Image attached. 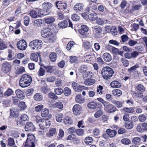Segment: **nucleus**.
Here are the masks:
<instances>
[{"label": "nucleus", "instance_id": "1", "mask_svg": "<svg viewBox=\"0 0 147 147\" xmlns=\"http://www.w3.org/2000/svg\"><path fill=\"white\" fill-rule=\"evenodd\" d=\"M32 81V78L29 75L23 74L20 78L19 81L20 86L22 88L29 86Z\"/></svg>", "mask_w": 147, "mask_h": 147}, {"label": "nucleus", "instance_id": "2", "mask_svg": "<svg viewBox=\"0 0 147 147\" xmlns=\"http://www.w3.org/2000/svg\"><path fill=\"white\" fill-rule=\"evenodd\" d=\"M114 71L113 69L108 66L103 67L101 71V74L105 80L109 79L113 75Z\"/></svg>", "mask_w": 147, "mask_h": 147}, {"label": "nucleus", "instance_id": "3", "mask_svg": "<svg viewBox=\"0 0 147 147\" xmlns=\"http://www.w3.org/2000/svg\"><path fill=\"white\" fill-rule=\"evenodd\" d=\"M29 14L33 18H36L38 17H42L44 16L47 14V12L41 9H38L36 11L31 10L30 11Z\"/></svg>", "mask_w": 147, "mask_h": 147}, {"label": "nucleus", "instance_id": "4", "mask_svg": "<svg viewBox=\"0 0 147 147\" xmlns=\"http://www.w3.org/2000/svg\"><path fill=\"white\" fill-rule=\"evenodd\" d=\"M42 44V41L40 40H35L30 42L29 44L30 48L33 50L40 49Z\"/></svg>", "mask_w": 147, "mask_h": 147}, {"label": "nucleus", "instance_id": "5", "mask_svg": "<svg viewBox=\"0 0 147 147\" xmlns=\"http://www.w3.org/2000/svg\"><path fill=\"white\" fill-rule=\"evenodd\" d=\"M28 120V116L26 114H22L17 121V125L19 126H23L25 123V121Z\"/></svg>", "mask_w": 147, "mask_h": 147}, {"label": "nucleus", "instance_id": "6", "mask_svg": "<svg viewBox=\"0 0 147 147\" xmlns=\"http://www.w3.org/2000/svg\"><path fill=\"white\" fill-rule=\"evenodd\" d=\"M51 124V121L48 119H42L38 125L41 129H44L48 127Z\"/></svg>", "mask_w": 147, "mask_h": 147}, {"label": "nucleus", "instance_id": "7", "mask_svg": "<svg viewBox=\"0 0 147 147\" xmlns=\"http://www.w3.org/2000/svg\"><path fill=\"white\" fill-rule=\"evenodd\" d=\"M137 131L140 133L147 131V123L144 122L138 125L136 127Z\"/></svg>", "mask_w": 147, "mask_h": 147}, {"label": "nucleus", "instance_id": "8", "mask_svg": "<svg viewBox=\"0 0 147 147\" xmlns=\"http://www.w3.org/2000/svg\"><path fill=\"white\" fill-rule=\"evenodd\" d=\"M18 48L20 50H25L26 48L27 44L26 41L24 40H20L17 44Z\"/></svg>", "mask_w": 147, "mask_h": 147}, {"label": "nucleus", "instance_id": "9", "mask_svg": "<svg viewBox=\"0 0 147 147\" xmlns=\"http://www.w3.org/2000/svg\"><path fill=\"white\" fill-rule=\"evenodd\" d=\"M41 34L42 36L45 38L52 36L53 35L51 30L48 28L42 30L41 31Z\"/></svg>", "mask_w": 147, "mask_h": 147}, {"label": "nucleus", "instance_id": "10", "mask_svg": "<svg viewBox=\"0 0 147 147\" xmlns=\"http://www.w3.org/2000/svg\"><path fill=\"white\" fill-rule=\"evenodd\" d=\"M105 107L109 113H112L115 112L117 109L116 107L112 104L108 102L107 103L105 106Z\"/></svg>", "mask_w": 147, "mask_h": 147}, {"label": "nucleus", "instance_id": "11", "mask_svg": "<svg viewBox=\"0 0 147 147\" xmlns=\"http://www.w3.org/2000/svg\"><path fill=\"white\" fill-rule=\"evenodd\" d=\"M35 127L33 123L31 122L27 123L25 126V129L26 131H33L35 129Z\"/></svg>", "mask_w": 147, "mask_h": 147}, {"label": "nucleus", "instance_id": "12", "mask_svg": "<svg viewBox=\"0 0 147 147\" xmlns=\"http://www.w3.org/2000/svg\"><path fill=\"white\" fill-rule=\"evenodd\" d=\"M2 71L5 73L9 72L11 69V65L7 62L3 63L2 67Z\"/></svg>", "mask_w": 147, "mask_h": 147}, {"label": "nucleus", "instance_id": "13", "mask_svg": "<svg viewBox=\"0 0 147 147\" xmlns=\"http://www.w3.org/2000/svg\"><path fill=\"white\" fill-rule=\"evenodd\" d=\"M56 6L58 9L63 11L67 7L66 4L64 3H61L60 1H57L56 3Z\"/></svg>", "mask_w": 147, "mask_h": 147}, {"label": "nucleus", "instance_id": "14", "mask_svg": "<svg viewBox=\"0 0 147 147\" xmlns=\"http://www.w3.org/2000/svg\"><path fill=\"white\" fill-rule=\"evenodd\" d=\"M67 140H73L75 144H78L80 143V140L74 134H71L68 136Z\"/></svg>", "mask_w": 147, "mask_h": 147}, {"label": "nucleus", "instance_id": "15", "mask_svg": "<svg viewBox=\"0 0 147 147\" xmlns=\"http://www.w3.org/2000/svg\"><path fill=\"white\" fill-rule=\"evenodd\" d=\"M82 110L81 106L78 105L76 104L74 105L73 108V111L74 113L76 115L80 114Z\"/></svg>", "mask_w": 147, "mask_h": 147}, {"label": "nucleus", "instance_id": "16", "mask_svg": "<svg viewBox=\"0 0 147 147\" xmlns=\"http://www.w3.org/2000/svg\"><path fill=\"white\" fill-rule=\"evenodd\" d=\"M88 30L89 28L88 26L86 25H83L81 26V28L78 30V32L81 35H86Z\"/></svg>", "mask_w": 147, "mask_h": 147}, {"label": "nucleus", "instance_id": "17", "mask_svg": "<svg viewBox=\"0 0 147 147\" xmlns=\"http://www.w3.org/2000/svg\"><path fill=\"white\" fill-rule=\"evenodd\" d=\"M15 93L16 96L19 98L20 100H23L25 98L24 92L20 89H17L15 91Z\"/></svg>", "mask_w": 147, "mask_h": 147}, {"label": "nucleus", "instance_id": "18", "mask_svg": "<svg viewBox=\"0 0 147 147\" xmlns=\"http://www.w3.org/2000/svg\"><path fill=\"white\" fill-rule=\"evenodd\" d=\"M97 23L99 25H102L104 24H108V26H110V22L107 20H102L101 18H98L96 21Z\"/></svg>", "mask_w": 147, "mask_h": 147}, {"label": "nucleus", "instance_id": "19", "mask_svg": "<svg viewBox=\"0 0 147 147\" xmlns=\"http://www.w3.org/2000/svg\"><path fill=\"white\" fill-rule=\"evenodd\" d=\"M84 6V5L82 3H77L74 5V9L76 12H78L82 10Z\"/></svg>", "mask_w": 147, "mask_h": 147}, {"label": "nucleus", "instance_id": "20", "mask_svg": "<svg viewBox=\"0 0 147 147\" xmlns=\"http://www.w3.org/2000/svg\"><path fill=\"white\" fill-rule=\"evenodd\" d=\"M98 105H100L101 106H102L99 103H98L95 101H93L89 102L87 106L89 108L94 109L97 107Z\"/></svg>", "mask_w": 147, "mask_h": 147}, {"label": "nucleus", "instance_id": "21", "mask_svg": "<svg viewBox=\"0 0 147 147\" xmlns=\"http://www.w3.org/2000/svg\"><path fill=\"white\" fill-rule=\"evenodd\" d=\"M72 86L73 88L76 91L79 92L82 90V87L79 85L77 83L74 82L72 84Z\"/></svg>", "mask_w": 147, "mask_h": 147}, {"label": "nucleus", "instance_id": "22", "mask_svg": "<svg viewBox=\"0 0 147 147\" xmlns=\"http://www.w3.org/2000/svg\"><path fill=\"white\" fill-rule=\"evenodd\" d=\"M102 58L104 61L106 62H109L112 60L111 55L109 53H105L103 54Z\"/></svg>", "mask_w": 147, "mask_h": 147}, {"label": "nucleus", "instance_id": "23", "mask_svg": "<svg viewBox=\"0 0 147 147\" xmlns=\"http://www.w3.org/2000/svg\"><path fill=\"white\" fill-rule=\"evenodd\" d=\"M133 96L136 98H141L143 96V94L142 92L137 90L131 91Z\"/></svg>", "mask_w": 147, "mask_h": 147}, {"label": "nucleus", "instance_id": "24", "mask_svg": "<svg viewBox=\"0 0 147 147\" xmlns=\"http://www.w3.org/2000/svg\"><path fill=\"white\" fill-rule=\"evenodd\" d=\"M106 132L111 138L114 137L117 134V131H116L114 130H111L110 129H107Z\"/></svg>", "mask_w": 147, "mask_h": 147}, {"label": "nucleus", "instance_id": "25", "mask_svg": "<svg viewBox=\"0 0 147 147\" xmlns=\"http://www.w3.org/2000/svg\"><path fill=\"white\" fill-rule=\"evenodd\" d=\"M10 115L9 117L11 118L14 117L18 115V112L16 108H11L10 109Z\"/></svg>", "mask_w": 147, "mask_h": 147}, {"label": "nucleus", "instance_id": "26", "mask_svg": "<svg viewBox=\"0 0 147 147\" xmlns=\"http://www.w3.org/2000/svg\"><path fill=\"white\" fill-rule=\"evenodd\" d=\"M75 100L77 102L80 104L83 103L85 101L84 97L80 95H78L76 96Z\"/></svg>", "mask_w": 147, "mask_h": 147}, {"label": "nucleus", "instance_id": "27", "mask_svg": "<svg viewBox=\"0 0 147 147\" xmlns=\"http://www.w3.org/2000/svg\"><path fill=\"white\" fill-rule=\"evenodd\" d=\"M42 6L43 9L47 10L51 8L53 5L50 3L45 2L42 4Z\"/></svg>", "mask_w": 147, "mask_h": 147}, {"label": "nucleus", "instance_id": "28", "mask_svg": "<svg viewBox=\"0 0 147 147\" xmlns=\"http://www.w3.org/2000/svg\"><path fill=\"white\" fill-rule=\"evenodd\" d=\"M68 24V22L66 20H63L59 22L58 24V26L61 28H65L67 27Z\"/></svg>", "mask_w": 147, "mask_h": 147}, {"label": "nucleus", "instance_id": "29", "mask_svg": "<svg viewBox=\"0 0 147 147\" xmlns=\"http://www.w3.org/2000/svg\"><path fill=\"white\" fill-rule=\"evenodd\" d=\"M111 86L113 88H119L121 87V84L118 81L114 80L111 83Z\"/></svg>", "mask_w": 147, "mask_h": 147}, {"label": "nucleus", "instance_id": "30", "mask_svg": "<svg viewBox=\"0 0 147 147\" xmlns=\"http://www.w3.org/2000/svg\"><path fill=\"white\" fill-rule=\"evenodd\" d=\"M64 122L66 125H69L72 123L73 121L72 119L70 117L67 116L64 118Z\"/></svg>", "mask_w": 147, "mask_h": 147}, {"label": "nucleus", "instance_id": "31", "mask_svg": "<svg viewBox=\"0 0 147 147\" xmlns=\"http://www.w3.org/2000/svg\"><path fill=\"white\" fill-rule=\"evenodd\" d=\"M88 17L90 20L94 21L97 18L98 16L96 13L93 12L88 15Z\"/></svg>", "mask_w": 147, "mask_h": 147}, {"label": "nucleus", "instance_id": "32", "mask_svg": "<svg viewBox=\"0 0 147 147\" xmlns=\"http://www.w3.org/2000/svg\"><path fill=\"white\" fill-rule=\"evenodd\" d=\"M34 98L36 101H40L42 99V95L40 93H36L34 96Z\"/></svg>", "mask_w": 147, "mask_h": 147}, {"label": "nucleus", "instance_id": "33", "mask_svg": "<svg viewBox=\"0 0 147 147\" xmlns=\"http://www.w3.org/2000/svg\"><path fill=\"white\" fill-rule=\"evenodd\" d=\"M123 110L125 112L129 113H133L135 111L134 109L132 107H124Z\"/></svg>", "mask_w": 147, "mask_h": 147}, {"label": "nucleus", "instance_id": "34", "mask_svg": "<svg viewBox=\"0 0 147 147\" xmlns=\"http://www.w3.org/2000/svg\"><path fill=\"white\" fill-rule=\"evenodd\" d=\"M95 80L93 79H88L84 81V84L86 85L90 86L95 82Z\"/></svg>", "mask_w": 147, "mask_h": 147}, {"label": "nucleus", "instance_id": "35", "mask_svg": "<svg viewBox=\"0 0 147 147\" xmlns=\"http://www.w3.org/2000/svg\"><path fill=\"white\" fill-rule=\"evenodd\" d=\"M18 106L21 110H24L26 109L27 107L25 102L23 101L20 102Z\"/></svg>", "mask_w": 147, "mask_h": 147}, {"label": "nucleus", "instance_id": "36", "mask_svg": "<svg viewBox=\"0 0 147 147\" xmlns=\"http://www.w3.org/2000/svg\"><path fill=\"white\" fill-rule=\"evenodd\" d=\"M112 93L114 96H119L122 94V92L120 90L116 89L112 90Z\"/></svg>", "mask_w": 147, "mask_h": 147}, {"label": "nucleus", "instance_id": "37", "mask_svg": "<svg viewBox=\"0 0 147 147\" xmlns=\"http://www.w3.org/2000/svg\"><path fill=\"white\" fill-rule=\"evenodd\" d=\"M56 120L59 122H61L62 121L63 118V115L61 113H59L56 115Z\"/></svg>", "mask_w": 147, "mask_h": 147}, {"label": "nucleus", "instance_id": "38", "mask_svg": "<svg viewBox=\"0 0 147 147\" xmlns=\"http://www.w3.org/2000/svg\"><path fill=\"white\" fill-rule=\"evenodd\" d=\"M45 21L47 24H51L53 23L55 21V18L53 17H50L44 18Z\"/></svg>", "mask_w": 147, "mask_h": 147}, {"label": "nucleus", "instance_id": "39", "mask_svg": "<svg viewBox=\"0 0 147 147\" xmlns=\"http://www.w3.org/2000/svg\"><path fill=\"white\" fill-rule=\"evenodd\" d=\"M56 132V129L54 128H51L50 129L49 131L47 134V135L49 137H50L55 134Z\"/></svg>", "mask_w": 147, "mask_h": 147}, {"label": "nucleus", "instance_id": "40", "mask_svg": "<svg viewBox=\"0 0 147 147\" xmlns=\"http://www.w3.org/2000/svg\"><path fill=\"white\" fill-rule=\"evenodd\" d=\"M38 56L39 55L37 54L34 53H32L31 54L30 56L31 59L37 62L38 61Z\"/></svg>", "mask_w": 147, "mask_h": 147}, {"label": "nucleus", "instance_id": "41", "mask_svg": "<svg viewBox=\"0 0 147 147\" xmlns=\"http://www.w3.org/2000/svg\"><path fill=\"white\" fill-rule=\"evenodd\" d=\"M125 126L126 129H131L133 128L134 123L131 121H128L125 123Z\"/></svg>", "mask_w": 147, "mask_h": 147}, {"label": "nucleus", "instance_id": "42", "mask_svg": "<svg viewBox=\"0 0 147 147\" xmlns=\"http://www.w3.org/2000/svg\"><path fill=\"white\" fill-rule=\"evenodd\" d=\"M27 142V140L24 146L23 147H35V145L34 144V142H32L31 141H28Z\"/></svg>", "mask_w": 147, "mask_h": 147}, {"label": "nucleus", "instance_id": "43", "mask_svg": "<svg viewBox=\"0 0 147 147\" xmlns=\"http://www.w3.org/2000/svg\"><path fill=\"white\" fill-rule=\"evenodd\" d=\"M93 141L92 138L90 137L86 138L84 140L85 143L87 145L91 144Z\"/></svg>", "mask_w": 147, "mask_h": 147}, {"label": "nucleus", "instance_id": "44", "mask_svg": "<svg viewBox=\"0 0 147 147\" xmlns=\"http://www.w3.org/2000/svg\"><path fill=\"white\" fill-rule=\"evenodd\" d=\"M136 89L139 92H144L145 90V88L144 86L141 84H139L136 86Z\"/></svg>", "mask_w": 147, "mask_h": 147}, {"label": "nucleus", "instance_id": "45", "mask_svg": "<svg viewBox=\"0 0 147 147\" xmlns=\"http://www.w3.org/2000/svg\"><path fill=\"white\" fill-rule=\"evenodd\" d=\"M27 142L28 141L34 142L35 141V138L34 136L32 134H28V138L27 139Z\"/></svg>", "mask_w": 147, "mask_h": 147}, {"label": "nucleus", "instance_id": "46", "mask_svg": "<svg viewBox=\"0 0 147 147\" xmlns=\"http://www.w3.org/2000/svg\"><path fill=\"white\" fill-rule=\"evenodd\" d=\"M50 60L52 62L55 61L57 58V55L55 53H52L49 55Z\"/></svg>", "mask_w": 147, "mask_h": 147}, {"label": "nucleus", "instance_id": "47", "mask_svg": "<svg viewBox=\"0 0 147 147\" xmlns=\"http://www.w3.org/2000/svg\"><path fill=\"white\" fill-rule=\"evenodd\" d=\"M141 142V139L139 137H135L133 138L132 142L134 144L136 145L140 144Z\"/></svg>", "mask_w": 147, "mask_h": 147}, {"label": "nucleus", "instance_id": "48", "mask_svg": "<svg viewBox=\"0 0 147 147\" xmlns=\"http://www.w3.org/2000/svg\"><path fill=\"white\" fill-rule=\"evenodd\" d=\"M49 110L47 109H44L42 110L41 113V115L42 117H45L48 115Z\"/></svg>", "mask_w": 147, "mask_h": 147}, {"label": "nucleus", "instance_id": "49", "mask_svg": "<svg viewBox=\"0 0 147 147\" xmlns=\"http://www.w3.org/2000/svg\"><path fill=\"white\" fill-rule=\"evenodd\" d=\"M44 67L46 69L47 72L49 73H52L54 71V69L53 68V67L52 66H44Z\"/></svg>", "mask_w": 147, "mask_h": 147}, {"label": "nucleus", "instance_id": "50", "mask_svg": "<svg viewBox=\"0 0 147 147\" xmlns=\"http://www.w3.org/2000/svg\"><path fill=\"white\" fill-rule=\"evenodd\" d=\"M71 18L72 20L75 21H78L80 20V16L78 14L76 13L72 14Z\"/></svg>", "mask_w": 147, "mask_h": 147}, {"label": "nucleus", "instance_id": "51", "mask_svg": "<svg viewBox=\"0 0 147 147\" xmlns=\"http://www.w3.org/2000/svg\"><path fill=\"white\" fill-rule=\"evenodd\" d=\"M113 103L118 108H120L122 107L123 103L122 102H120L117 100H114L113 101Z\"/></svg>", "mask_w": 147, "mask_h": 147}, {"label": "nucleus", "instance_id": "52", "mask_svg": "<svg viewBox=\"0 0 147 147\" xmlns=\"http://www.w3.org/2000/svg\"><path fill=\"white\" fill-rule=\"evenodd\" d=\"M63 92L65 96H68L70 95L71 91V89L67 87H66L64 89Z\"/></svg>", "mask_w": 147, "mask_h": 147}, {"label": "nucleus", "instance_id": "53", "mask_svg": "<svg viewBox=\"0 0 147 147\" xmlns=\"http://www.w3.org/2000/svg\"><path fill=\"white\" fill-rule=\"evenodd\" d=\"M13 93V91L10 88H8L4 93V95L5 96H9L11 95Z\"/></svg>", "mask_w": 147, "mask_h": 147}, {"label": "nucleus", "instance_id": "54", "mask_svg": "<svg viewBox=\"0 0 147 147\" xmlns=\"http://www.w3.org/2000/svg\"><path fill=\"white\" fill-rule=\"evenodd\" d=\"M121 142L123 144L127 145L131 144V141L128 139L127 138H124L121 139Z\"/></svg>", "mask_w": 147, "mask_h": 147}, {"label": "nucleus", "instance_id": "55", "mask_svg": "<svg viewBox=\"0 0 147 147\" xmlns=\"http://www.w3.org/2000/svg\"><path fill=\"white\" fill-rule=\"evenodd\" d=\"M54 92L57 95H60L63 92V89L60 88H57L54 89Z\"/></svg>", "mask_w": 147, "mask_h": 147}, {"label": "nucleus", "instance_id": "56", "mask_svg": "<svg viewBox=\"0 0 147 147\" xmlns=\"http://www.w3.org/2000/svg\"><path fill=\"white\" fill-rule=\"evenodd\" d=\"M146 119V116L144 114L140 115L138 117L139 120L141 122H143L145 121Z\"/></svg>", "mask_w": 147, "mask_h": 147}, {"label": "nucleus", "instance_id": "57", "mask_svg": "<svg viewBox=\"0 0 147 147\" xmlns=\"http://www.w3.org/2000/svg\"><path fill=\"white\" fill-rule=\"evenodd\" d=\"M25 71L24 68L23 67H21L18 68L16 71V74H19Z\"/></svg>", "mask_w": 147, "mask_h": 147}, {"label": "nucleus", "instance_id": "58", "mask_svg": "<svg viewBox=\"0 0 147 147\" xmlns=\"http://www.w3.org/2000/svg\"><path fill=\"white\" fill-rule=\"evenodd\" d=\"M76 134L78 136H82L84 134V130L82 129H78L76 131Z\"/></svg>", "mask_w": 147, "mask_h": 147}, {"label": "nucleus", "instance_id": "59", "mask_svg": "<svg viewBox=\"0 0 147 147\" xmlns=\"http://www.w3.org/2000/svg\"><path fill=\"white\" fill-rule=\"evenodd\" d=\"M7 47V45L4 42L2 41L0 42V50H2L6 49Z\"/></svg>", "mask_w": 147, "mask_h": 147}, {"label": "nucleus", "instance_id": "60", "mask_svg": "<svg viewBox=\"0 0 147 147\" xmlns=\"http://www.w3.org/2000/svg\"><path fill=\"white\" fill-rule=\"evenodd\" d=\"M94 29L97 33L100 34L102 32V28L99 26H94Z\"/></svg>", "mask_w": 147, "mask_h": 147}, {"label": "nucleus", "instance_id": "61", "mask_svg": "<svg viewBox=\"0 0 147 147\" xmlns=\"http://www.w3.org/2000/svg\"><path fill=\"white\" fill-rule=\"evenodd\" d=\"M54 107L56 108L61 109L63 107V105L61 102H58L54 104Z\"/></svg>", "mask_w": 147, "mask_h": 147}, {"label": "nucleus", "instance_id": "62", "mask_svg": "<svg viewBox=\"0 0 147 147\" xmlns=\"http://www.w3.org/2000/svg\"><path fill=\"white\" fill-rule=\"evenodd\" d=\"M131 27L132 30L134 31L137 30L139 27V25L138 24L135 23L131 24Z\"/></svg>", "mask_w": 147, "mask_h": 147}, {"label": "nucleus", "instance_id": "63", "mask_svg": "<svg viewBox=\"0 0 147 147\" xmlns=\"http://www.w3.org/2000/svg\"><path fill=\"white\" fill-rule=\"evenodd\" d=\"M24 25L26 26H27L30 22V18L29 16H25L24 18Z\"/></svg>", "mask_w": 147, "mask_h": 147}, {"label": "nucleus", "instance_id": "64", "mask_svg": "<svg viewBox=\"0 0 147 147\" xmlns=\"http://www.w3.org/2000/svg\"><path fill=\"white\" fill-rule=\"evenodd\" d=\"M142 6L141 5H134L132 7V10L133 11L138 10L141 8Z\"/></svg>", "mask_w": 147, "mask_h": 147}]
</instances>
